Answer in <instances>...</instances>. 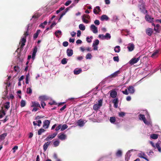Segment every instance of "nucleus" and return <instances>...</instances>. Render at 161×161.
Listing matches in <instances>:
<instances>
[{
	"mask_svg": "<svg viewBox=\"0 0 161 161\" xmlns=\"http://www.w3.org/2000/svg\"><path fill=\"white\" fill-rule=\"evenodd\" d=\"M138 7L142 13L145 14L147 13V11L145 8V3L143 0H140L139 1Z\"/></svg>",
	"mask_w": 161,
	"mask_h": 161,
	"instance_id": "f257e3e1",
	"label": "nucleus"
},
{
	"mask_svg": "<svg viewBox=\"0 0 161 161\" xmlns=\"http://www.w3.org/2000/svg\"><path fill=\"white\" fill-rule=\"evenodd\" d=\"M103 100L100 99L98 101V103L95 104L93 106V109L95 110H97L102 106Z\"/></svg>",
	"mask_w": 161,
	"mask_h": 161,
	"instance_id": "f03ea898",
	"label": "nucleus"
},
{
	"mask_svg": "<svg viewBox=\"0 0 161 161\" xmlns=\"http://www.w3.org/2000/svg\"><path fill=\"white\" fill-rule=\"evenodd\" d=\"M141 56H140L137 58H132L129 62V64L131 65H133L134 64L137 63L140 60Z\"/></svg>",
	"mask_w": 161,
	"mask_h": 161,
	"instance_id": "7ed1b4c3",
	"label": "nucleus"
},
{
	"mask_svg": "<svg viewBox=\"0 0 161 161\" xmlns=\"http://www.w3.org/2000/svg\"><path fill=\"white\" fill-rule=\"evenodd\" d=\"M57 132L54 133L53 134L49 135L47 138H46L45 140L48 141L54 138L57 135Z\"/></svg>",
	"mask_w": 161,
	"mask_h": 161,
	"instance_id": "20e7f679",
	"label": "nucleus"
},
{
	"mask_svg": "<svg viewBox=\"0 0 161 161\" xmlns=\"http://www.w3.org/2000/svg\"><path fill=\"white\" fill-rule=\"evenodd\" d=\"M145 18V20L149 23H152L153 22V18L151 17L148 14H146Z\"/></svg>",
	"mask_w": 161,
	"mask_h": 161,
	"instance_id": "39448f33",
	"label": "nucleus"
},
{
	"mask_svg": "<svg viewBox=\"0 0 161 161\" xmlns=\"http://www.w3.org/2000/svg\"><path fill=\"white\" fill-rule=\"evenodd\" d=\"M58 138L61 140L63 141L66 139L67 136L63 133H59L58 135Z\"/></svg>",
	"mask_w": 161,
	"mask_h": 161,
	"instance_id": "423d86ee",
	"label": "nucleus"
},
{
	"mask_svg": "<svg viewBox=\"0 0 161 161\" xmlns=\"http://www.w3.org/2000/svg\"><path fill=\"white\" fill-rule=\"evenodd\" d=\"M110 96L113 98H115L117 96V92L114 90H112L109 91Z\"/></svg>",
	"mask_w": 161,
	"mask_h": 161,
	"instance_id": "0eeeda50",
	"label": "nucleus"
},
{
	"mask_svg": "<svg viewBox=\"0 0 161 161\" xmlns=\"http://www.w3.org/2000/svg\"><path fill=\"white\" fill-rule=\"evenodd\" d=\"M146 34L149 36H151L153 32V29L152 28H148L146 30Z\"/></svg>",
	"mask_w": 161,
	"mask_h": 161,
	"instance_id": "6e6552de",
	"label": "nucleus"
},
{
	"mask_svg": "<svg viewBox=\"0 0 161 161\" xmlns=\"http://www.w3.org/2000/svg\"><path fill=\"white\" fill-rule=\"evenodd\" d=\"M138 156L140 158H142L144 159L147 161H149V159L147 158V156L146 154L143 152H141L138 154Z\"/></svg>",
	"mask_w": 161,
	"mask_h": 161,
	"instance_id": "1a4fd4ad",
	"label": "nucleus"
},
{
	"mask_svg": "<svg viewBox=\"0 0 161 161\" xmlns=\"http://www.w3.org/2000/svg\"><path fill=\"white\" fill-rule=\"evenodd\" d=\"M50 124V121L48 120H45L43 122V127L45 129L48 128Z\"/></svg>",
	"mask_w": 161,
	"mask_h": 161,
	"instance_id": "9d476101",
	"label": "nucleus"
},
{
	"mask_svg": "<svg viewBox=\"0 0 161 161\" xmlns=\"http://www.w3.org/2000/svg\"><path fill=\"white\" fill-rule=\"evenodd\" d=\"M91 29L94 33H97L98 32L97 28L94 25L92 24L90 27Z\"/></svg>",
	"mask_w": 161,
	"mask_h": 161,
	"instance_id": "9b49d317",
	"label": "nucleus"
},
{
	"mask_svg": "<svg viewBox=\"0 0 161 161\" xmlns=\"http://www.w3.org/2000/svg\"><path fill=\"white\" fill-rule=\"evenodd\" d=\"M37 46H35L34 47L33 51V53L32 54V59H34L35 58V57L36 55V53L37 52Z\"/></svg>",
	"mask_w": 161,
	"mask_h": 161,
	"instance_id": "f8f14e48",
	"label": "nucleus"
},
{
	"mask_svg": "<svg viewBox=\"0 0 161 161\" xmlns=\"http://www.w3.org/2000/svg\"><path fill=\"white\" fill-rule=\"evenodd\" d=\"M26 42V38L25 37H23L21 39V45L20 47L22 49L23 48L24 46L25 45V43Z\"/></svg>",
	"mask_w": 161,
	"mask_h": 161,
	"instance_id": "ddd939ff",
	"label": "nucleus"
},
{
	"mask_svg": "<svg viewBox=\"0 0 161 161\" xmlns=\"http://www.w3.org/2000/svg\"><path fill=\"white\" fill-rule=\"evenodd\" d=\"M127 89L129 93L130 94H133L135 92L134 88L132 86H128Z\"/></svg>",
	"mask_w": 161,
	"mask_h": 161,
	"instance_id": "4468645a",
	"label": "nucleus"
},
{
	"mask_svg": "<svg viewBox=\"0 0 161 161\" xmlns=\"http://www.w3.org/2000/svg\"><path fill=\"white\" fill-rule=\"evenodd\" d=\"M139 117L140 119H142L144 123L145 124H147V122L146 120V119L145 118V115L143 114H140L139 115Z\"/></svg>",
	"mask_w": 161,
	"mask_h": 161,
	"instance_id": "2eb2a0df",
	"label": "nucleus"
},
{
	"mask_svg": "<svg viewBox=\"0 0 161 161\" xmlns=\"http://www.w3.org/2000/svg\"><path fill=\"white\" fill-rule=\"evenodd\" d=\"M67 55L69 57L71 56L73 53V51L71 49H68L66 51Z\"/></svg>",
	"mask_w": 161,
	"mask_h": 161,
	"instance_id": "dca6fc26",
	"label": "nucleus"
},
{
	"mask_svg": "<svg viewBox=\"0 0 161 161\" xmlns=\"http://www.w3.org/2000/svg\"><path fill=\"white\" fill-rule=\"evenodd\" d=\"M120 73V72L119 70L117 71L110 75V78H115L117 76L118 74H119Z\"/></svg>",
	"mask_w": 161,
	"mask_h": 161,
	"instance_id": "f3484780",
	"label": "nucleus"
},
{
	"mask_svg": "<svg viewBox=\"0 0 161 161\" xmlns=\"http://www.w3.org/2000/svg\"><path fill=\"white\" fill-rule=\"evenodd\" d=\"M112 102L114 104V107L116 108H117L118 106V100L117 98L113 99Z\"/></svg>",
	"mask_w": 161,
	"mask_h": 161,
	"instance_id": "a211bd4d",
	"label": "nucleus"
},
{
	"mask_svg": "<svg viewBox=\"0 0 161 161\" xmlns=\"http://www.w3.org/2000/svg\"><path fill=\"white\" fill-rule=\"evenodd\" d=\"M32 105L31 106V107H38L40 108H41V107L39 103L37 102H32Z\"/></svg>",
	"mask_w": 161,
	"mask_h": 161,
	"instance_id": "6ab92c4d",
	"label": "nucleus"
},
{
	"mask_svg": "<svg viewBox=\"0 0 161 161\" xmlns=\"http://www.w3.org/2000/svg\"><path fill=\"white\" fill-rule=\"evenodd\" d=\"M100 8L99 6H97L95 8L93 9V13L96 14H97L99 13L101 11Z\"/></svg>",
	"mask_w": 161,
	"mask_h": 161,
	"instance_id": "aec40b11",
	"label": "nucleus"
},
{
	"mask_svg": "<svg viewBox=\"0 0 161 161\" xmlns=\"http://www.w3.org/2000/svg\"><path fill=\"white\" fill-rule=\"evenodd\" d=\"M100 8L99 6H97L95 8L93 9V13L96 14H97L99 13L101 11Z\"/></svg>",
	"mask_w": 161,
	"mask_h": 161,
	"instance_id": "412c9836",
	"label": "nucleus"
},
{
	"mask_svg": "<svg viewBox=\"0 0 161 161\" xmlns=\"http://www.w3.org/2000/svg\"><path fill=\"white\" fill-rule=\"evenodd\" d=\"M51 142H46L43 146V150L44 151H46L47 149L48 146L50 145Z\"/></svg>",
	"mask_w": 161,
	"mask_h": 161,
	"instance_id": "4be33fe9",
	"label": "nucleus"
},
{
	"mask_svg": "<svg viewBox=\"0 0 161 161\" xmlns=\"http://www.w3.org/2000/svg\"><path fill=\"white\" fill-rule=\"evenodd\" d=\"M134 46L133 44H129L127 48L129 51H132L134 49Z\"/></svg>",
	"mask_w": 161,
	"mask_h": 161,
	"instance_id": "5701e85b",
	"label": "nucleus"
},
{
	"mask_svg": "<svg viewBox=\"0 0 161 161\" xmlns=\"http://www.w3.org/2000/svg\"><path fill=\"white\" fill-rule=\"evenodd\" d=\"M101 20L102 21L104 20H107L108 19V17L106 15H103L101 17Z\"/></svg>",
	"mask_w": 161,
	"mask_h": 161,
	"instance_id": "b1692460",
	"label": "nucleus"
},
{
	"mask_svg": "<svg viewBox=\"0 0 161 161\" xmlns=\"http://www.w3.org/2000/svg\"><path fill=\"white\" fill-rule=\"evenodd\" d=\"M39 99L40 100L42 101L43 100H47L48 98L47 96L45 95H43L39 97Z\"/></svg>",
	"mask_w": 161,
	"mask_h": 161,
	"instance_id": "393cba45",
	"label": "nucleus"
},
{
	"mask_svg": "<svg viewBox=\"0 0 161 161\" xmlns=\"http://www.w3.org/2000/svg\"><path fill=\"white\" fill-rule=\"evenodd\" d=\"M41 32V30H38L34 34L33 36V38L34 39H36L38 36L39 34Z\"/></svg>",
	"mask_w": 161,
	"mask_h": 161,
	"instance_id": "a878e982",
	"label": "nucleus"
},
{
	"mask_svg": "<svg viewBox=\"0 0 161 161\" xmlns=\"http://www.w3.org/2000/svg\"><path fill=\"white\" fill-rule=\"evenodd\" d=\"M82 71V70L81 69H75L74 70V74L75 75H78L80 74Z\"/></svg>",
	"mask_w": 161,
	"mask_h": 161,
	"instance_id": "bb28decb",
	"label": "nucleus"
},
{
	"mask_svg": "<svg viewBox=\"0 0 161 161\" xmlns=\"http://www.w3.org/2000/svg\"><path fill=\"white\" fill-rule=\"evenodd\" d=\"M29 25H28L27 26V31L25 32L24 35V37H25L26 38V36L29 35V33L28 32V31L29 30Z\"/></svg>",
	"mask_w": 161,
	"mask_h": 161,
	"instance_id": "cd10ccee",
	"label": "nucleus"
},
{
	"mask_svg": "<svg viewBox=\"0 0 161 161\" xmlns=\"http://www.w3.org/2000/svg\"><path fill=\"white\" fill-rule=\"evenodd\" d=\"M110 122L112 123H114L116 121V118L115 117H111L109 119Z\"/></svg>",
	"mask_w": 161,
	"mask_h": 161,
	"instance_id": "c85d7f7f",
	"label": "nucleus"
},
{
	"mask_svg": "<svg viewBox=\"0 0 161 161\" xmlns=\"http://www.w3.org/2000/svg\"><path fill=\"white\" fill-rule=\"evenodd\" d=\"M158 50H157L155 52L153 53L151 55V57L152 58H154L155 57H157L158 56Z\"/></svg>",
	"mask_w": 161,
	"mask_h": 161,
	"instance_id": "c756f323",
	"label": "nucleus"
},
{
	"mask_svg": "<svg viewBox=\"0 0 161 161\" xmlns=\"http://www.w3.org/2000/svg\"><path fill=\"white\" fill-rule=\"evenodd\" d=\"M116 156L118 157H120L122 155V152L120 150H118L116 153Z\"/></svg>",
	"mask_w": 161,
	"mask_h": 161,
	"instance_id": "7c9ffc66",
	"label": "nucleus"
},
{
	"mask_svg": "<svg viewBox=\"0 0 161 161\" xmlns=\"http://www.w3.org/2000/svg\"><path fill=\"white\" fill-rule=\"evenodd\" d=\"M7 133H3L0 135V140H4L5 137L7 136Z\"/></svg>",
	"mask_w": 161,
	"mask_h": 161,
	"instance_id": "2f4dec72",
	"label": "nucleus"
},
{
	"mask_svg": "<svg viewBox=\"0 0 161 161\" xmlns=\"http://www.w3.org/2000/svg\"><path fill=\"white\" fill-rule=\"evenodd\" d=\"M68 127V126L66 124H64L62 126L61 125V130L62 131H63L64 130L66 129H67Z\"/></svg>",
	"mask_w": 161,
	"mask_h": 161,
	"instance_id": "473e14b6",
	"label": "nucleus"
},
{
	"mask_svg": "<svg viewBox=\"0 0 161 161\" xmlns=\"http://www.w3.org/2000/svg\"><path fill=\"white\" fill-rule=\"evenodd\" d=\"M120 47L119 46H116L114 49V51L116 53H119L120 52Z\"/></svg>",
	"mask_w": 161,
	"mask_h": 161,
	"instance_id": "72a5a7b5",
	"label": "nucleus"
},
{
	"mask_svg": "<svg viewBox=\"0 0 161 161\" xmlns=\"http://www.w3.org/2000/svg\"><path fill=\"white\" fill-rule=\"evenodd\" d=\"M6 114L5 112L3 110L0 111V119L2 118L3 115Z\"/></svg>",
	"mask_w": 161,
	"mask_h": 161,
	"instance_id": "f704fd0d",
	"label": "nucleus"
},
{
	"mask_svg": "<svg viewBox=\"0 0 161 161\" xmlns=\"http://www.w3.org/2000/svg\"><path fill=\"white\" fill-rule=\"evenodd\" d=\"M79 29L82 30L84 31L85 29V25L83 24H80L79 25Z\"/></svg>",
	"mask_w": 161,
	"mask_h": 161,
	"instance_id": "c9c22d12",
	"label": "nucleus"
},
{
	"mask_svg": "<svg viewBox=\"0 0 161 161\" xmlns=\"http://www.w3.org/2000/svg\"><path fill=\"white\" fill-rule=\"evenodd\" d=\"M59 143L60 142L58 140H56L53 142V145L54 147H56L59 145Z\"/></svg>",
	"mask_w": 161,
	"mask_h": 161,
	"instance_id": "e433bc0d",
	"label": "nucleus"
},
{
	"mask_svg": "<svg viewBox=\"0 0 161 161\" xmlns=\"http://www.w3.org/2000/svg\"><path fill=\"white\" fill-rule=\"evenodd\" d=\"M111 36L110 34L108 33H107L105 35V39L107 40L111 38Z\"/></svg>",
	"mask_w": 161,
	"mask_h": 161,
	"instance_id": "4c0bfd02",
	"label": "nucleus"
},
{
	"mask_svg": "<svg viewBox=\"0 0 161 161\" xmlns=\"http://www.w3.org/2000/svg\"><path fill=\"white\" fill-rule=\"evenodd\" d=\"M151 137L152 139H156L158 138V136L157 134H154L151 135Z\"/></svg>",
	"mask_w": 161,
	"mask_h": 161,
	"instance_id": "58836bf2",
	"label": "nucleus"
},
{
	"mask_svg": "<svg viewBox=\"0 0 161 161\" xmlns=\"http://www.w3.org/2000/svg\"><path fill=\"white\" fill-rule=\"evenodd\" d=\"M26 105V102L25 101L22 100L20 102V106L22 107H25Z\"/></svg>",
	"mask_w": 161,
	"mask_h": 161,
	"instance_id": "ea45409f",
	"label": "nucleus"
},
{
	"mask_svg": "<svg viewBox=\"0 0 161 161\" xmlns=\"http://www.w3.org/2000/svg\"><path fill=\"white\" fill-rule=\"evenodd\" d=\"M160 143L158 142L156 144V146L157 148L158 149V151L160 152H161V148L160 147Z\"/></svg>",
	"mask_w": 161,
	"mask_h": 161,
	"instance_id": "a19ab883",
	"label": "nucleus"
},
{
	"mask_svg": "<svg viewBox=\"0 0 161 161\" xmlns=\"http://www.w3.org/2000/svg\"><path fill=\"white\" fill-rule=\"evenodd\" d=\"M45 131V130L44 129L41 128L40 129L38 132V134L39 135H41Z\"/></svg>",
	"mask_w": 161,
	"mask_h": 161,
	"instance_id": "79ce46f5",
	"label": "nucleus"
},
{
	"mask_svg": "<svg viewBox=\"0 0 161 161\" xmlns=\"http://www.w3.org/2000/svg\"><path fill=\"white\" fill-rule=\"evenodd\" d=\"M78 124L80 126H82L83 125L84 122L83 120H79L77 122Z\"/></svg>",
	"mask_w": 161,
	"mask_h": 161,
	"instance_id": "37998d69",
	"label": "nucleus"
},
{
	"mask_svg": "<svg viewBox=\"0 0 161 161\" xmlns=\"http://www.w3.org/2000/svg\"><path fill=\"white\" fill-rule=\"evenodd\" d=\"M99 43V41L98 39H96L94 41L92 46H97Z\"/></svg>",
	"mask_w": 161,
	"mask_h": 161,
	"instance_id": "c03bdc74",
	"label": "nucleus"
},
{
	"mask_svg": "<svg viewBox=\"0 0 161 161\" xmlns=\"http://www.w3.org/2000/svg\"><path fill=\"white\" fill-rule=\"evenodd\" d=\"M10 102H7L4 105V107L7 109H8L10 107L9 106Z\"/></svg>",
	"mask_w": 161,
	"mask_h": 161,
	"instance_id": "a18cd8bd",
	"label": "nucleus"
},
{
	"mask_svg": "<svg viewBox=\"0 0 161 161\" xmlns=\"http://www.w3.org/2000/svg\"><path fill=\"white\" fill-rule=\"evenodd\" d=\"M92 55L90 53H88L86 56V59H91L92 58Z\"/></svg>",
	"mask_w": 161,
	"mask_h": 161,
	"instance_id": "49530a36",
	"label": "nucleus"
},
{
	"mask_svg": "<svg viewBox=\"0 0 161 161\" xmlns=\"http://www.w3.org/2000/svg\"><path fill=\"white\" fill-rule=\"evenodd\" d=\"M130 159V155L129 153H126L125 156V160L126 161H129Z\"/></svg>",
	"mask_w": 161,
	"mask_h": 161,
	"instance_id": "de8ad7c7",
	"label": "nucleus"
},
{
	"mask_svg": "<svg viewBox=\"0 0 161 161\" xmlns=\"http://www.w3.org/2000/svg\"><path fill=\"white\" fill-rule=\"evenodd\" d=\"M125 113L124 112H120L119 113V116L120 117H123L125 116Z\"/></svg>",
	"mask_w": 161,
	"mask_h": 161,
	"instance_id": "09e8293b",
	"label": "nucleus"
},
{
	"mask_svg": "<svg viewBox=\"0 0 161 161\" xmlns=\"http://www.w3.org/2000/svg\"><path fill=\"white\" fill-rule=\"evenodd\" d=\"M39 17H40V15H39L38 14L36 13L34 15H33V16L32 18L37 19Z\"/></svg>",
	"mask_w": 161,
	"mask_h": 161,
	"instance_id": "8fccbe9b",
	"label": "nucleus"
},
{
	"mask_svg": "<svg viewBox=\"0 0 161 161\" xmlns=\"http://www.w3.org/2000/svg\"><path fill=\"white\" fill-rule=\"evenodd\" d=\"M26 92L27 94H31L32 93V90L31 88L30 87L27 88Z\"/></svg>",
	"mask_w": 161,
	"mask_h": 161,
	"instance_id": "3c124183",
	"label": "nucleus"
},
{
	"mask_svg": "<svg viewBox=\"0 0 161 161\" xmlns=\"http://www.w3.org/2000/svg\"><path fill=\"white\" fill-rule=\"evenodd\" d=\"M67 63V61L66 58H64L61 61V63L63 64H64Z\"/></svg>",
	"mask_w": 161,
	"mask_h": 161,
	"instance_id": "603ef678",
	"label": "nucleus"
},
{
	"mask_svg": "<svg viewBox=\"0 0 161 161\" xmlns=\"http://www.w3.org/2000/svg\"><path fill=\"white\" fill-rule=\"evenodd\" d=\"M8 87L7 86H6L5 90L4 91V95L5 96H6L8 93Z\"/></svg>",
	"mask_w": 161,
	"mask_h": 161,
	"instance_id": "864d4df0",
	"label": "nucleus"
},
{
	"mask_svg": "<svg viewBox=\"0 0 161 161\" xmlns=\"http://www.w3.org/2000/svg\"><path fill=\"white\" fill-rule=\"evenodd\" d=\"M98 37L100 38L102 40H104L105 39V35L103 34H100L98 35Z\"/></svg>",
	"mask_w": 161,
	"mask_h": 161,
	"instance_id": "5fc2aeb1",
	"label": "nucleus"
},
{
	"mask_svg": "<svg viewBox=\"0 0 161 161\" xmlns=\"http://www.w3.org/2000/svg\"><path fill=\"white\" fill-rule=\"evenodd\" d=\"M62 33L61 31H60L58 30L57 31H56L55 33V34L56 36H58V34H59V35H61Z\"/></svg>",
	"mask_w": 161,
	"mask_h": 161,
	"instance_id": "6e6d98bb",
	"label": "nucleus"
},
{
	"mask_svg": "<svg viewBox=\"0 0 161 161\" xmlns=\"http://www.w3.org/2000/svg\"><path fill=\"white\" fill-rule=\"evenodd\" d=\"M82 20L84 22L86 23L87 24L89 23V21L86 19H85V18L83 17V16H82Z\"/></svg>",
	"mask_w": 161,
	"mask_h": 161,
	"instance_id": "4d7b16f0",
	"label": "nucleus"
},
{
	"mask_svg": "<svg viewBox=\"0 0 161 161\" xmlns=\"http://www.w3.org/2000/svg\"><path fill=\"white\" fill-rule=\"evenodd\" d=\"M69 43L67 41L64 42L63 43V46L64 47H66L68 46Z\"/></svg>",
	"mask_w": 161,
	"mask_h": 161,
	"instance_id": "13d9d810",
	"label": "nucleus"
},
{
	"mask_svg": "<svg viewBox=\"0 0 161 161\" xmlns=\"http://www.w3.org/2000/svg\"><path fill=\"white\" fill-rule=\"evenodd\" d=\"M61 125L59 124L58 125L56 128L55 130L56 131H58L60 129H61Z\"/></svg>",
	"mask_w": 161,
	"mask_h": 161,
	"instance_id": "bf43d9fd",
	"label": "nucleus"
},
{
	"mask_svg": "<svg viewBox=\"0 0 161 161\" xmlns=\"http://www.w3.org/2000/svg\"><path fill=\"white\" fill-rule=\"evenodd\" d=\"M41 105L42 107L43 108H44V106H45L46 105V103H45L42 101H41Z\"/></svg>",
	"mask_w": 161,
	"mask_h": 161,
	"instance_id": "052dcab7",
	"label": "nucleus"
},
{
	"mask_svg": "<svg viewBox=\"0 0 161 161\" xmlns=\"http://www.w3.org/2000/svg\"><path fill=\"white\" fill-rule=\"evenodd\" d=\"M72 2L71 0L67 1L65 3V5L66 6H68Z\"/></svg>",
	"mask_w": 161,
	"mask_h": 161,
	"instance_id": "680f3d73",
	"label": "nucleus"
},
{
	"mask_svg": "<svg viewBox=\"0 0 161 161\" xmlns=\"http://www.w3.org/2000/svg\"><path fill=\"white\" fill-rule=\"evenodd\" d=\"M113 59L114 61H116L117 62H119V58L118 56H115L113 57Z\"/></svg>",
	"mask_w": 161,
	"mask_h": 161,
	"instance_id": "e2e57ef3",
	"label": "nucleus"
},
{
	"mask_svg": "<svg viewBox=\"0 0 161 161\" xmlns=\"http://www.w3.org/2000/svg\"><path fill=\"white\" fill-rule=\"evenodd\" d=\"M18 149V146H15L14 147H13L12 148V150H13V153H14L16 150H17Z\"/></svg>",
	"mask_w": 161,
	"mask_h": 161,
	"instance_id": "0e129e2a",
	"label": "nucleus"
},
{
	"mask_svg": "<svg viewBox=\"0 0 161 161\" xmlns=\"http://www.w3.org/2000/svg\"><path fill=\"white\" fill-rule=\"evenodd\" d=\"M94 24L96 25H99L100 24V22L98 20L96 19L94 22Z\"/></svg>",
	"mask_w": 161,
	"mask_h": 161,
	"instance_id": "69168bd1",
	"label": "nucleus"
},
{
	"mask_svg": "<svg viewBox=\"0 0 161 161\" xmlns=\"http://www.w3.org/2000/svg\"><path fill=\"white\" fill-rule=\"evenodd\" d=\"M154 30L157 33H159L160 31V30L159 28L157 27H154Z\"/></svg>",
	"mask_w": 161,
	"mask_h": 161,
	"instance_id": "338daca9",
	"label": "nucleus"
},
{
	"mask_svg": "<svg viewBox=\"0 0 161 161\" xmlns=\"http://www.w3.org/2000/svg\"><path fill=\"white\" fill-rule=\"evenodd\" d=\"M122 92L124 94L127 95L129 94V92H127V89H126L124 91H123Z\"/></svg>",
	"mask_w": 161,
	"mask_h": 161,
	"instance_id": "774afa93",
	"label": "nucleus"
}]
</instances>
